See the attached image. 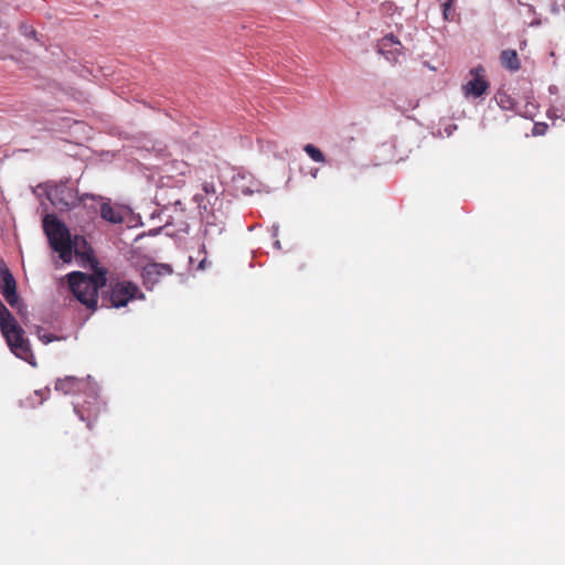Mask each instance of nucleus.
Segmentation results:
<instances>
[{
    "instance_id": "f257e3e1",
    "label": "nucleus",
    "mask_w": 565,
    "mask_h": 565,
    "mask_svg": "<svg viewBox=\"0 0 565 565\" xmlns=\"http://www.w3.org/2000/svg\"><path fill=\"white\" fill-rule=\"evenodd\" d=\"M0 330L11 352L19 359H22L35 366L34 355L32 353L29 340L24 338V331L17 322L15 318L0 300Z\"/></svg>"
},
{
    "instance_id": "f03ea898",
    "label": "nucleus",
    "mask_w": 565,
    "mask_h": 565,
    "mask_svg": "<svg viewBox=\"0 0 565 565\" xmlns=\"http://www.w3.org/2000/svg\"><path fill=\"white\" fill-rule=\"evenodd\" d=\"M68 282L75 298L88 309L97 306L98 289L106 285V274L97 271L94 276L81 271L68 275Z\"/></svg>"
},
{
    "instance_id": "7ed1b4c3",
    "label": "nucleus",
    "mask_w": 565,
    "mask_h": 565,
    "mask_svg": "<svg viewBox=\"0 0 565 565\" xmlns=\"http://www.w3.org/2000/svg\"><path fill=\"white\" fill-rule=\"evenodd\" d=\"M43 228L53 250L57 252L64 263L72 260L73 242L68 228L55 215L43 218Z\"/></svg>"
},
{
    "instance_id": "20e7f679",
    "label": "nucleus",
    "mask_w": 565,
    "mask_h": 565,
    "mask_svg": "<svg viewBox=\"0 0 565 565\" xmlns=\"http://www.w3.org/2000/svg\"><path fill=\"white\" fill-rule=\"evenodd\" d=\"M44 190L52 205L61 211L74 207L79 201L76 190L67 182L45 183Z\"/></svg>"
},
{
    "instance_id": "39448f33",
    "label": "nucleus",
    "mask_w": 565,
    "mask_h": 565,
    "mask_svg": "<svg viewBox=\"0 0 565 565\" xmlns=\"http://www.w3.org/2000/svg\"><path fill=\"white\" fill-rule=\"evenodd\" d=\"M470 75L472 78L462 85V92L466 97L478 98L489 88V83L484 78V70L482 66L473 67Z\"/></svg>"
},
{
    "instance_id": "423d86ee",
    "label": "nucleus",
    "mask_w": 565,
    "mask_h": 565,
    "mask_svg": "<svg viewBox=\"0 0 565 565\" xmlns=\"http://www.w3.org/2000/svg\"><path fill=\"white\" fill-rule=\"evenodd\" d=\"M138 287L129 281L116 284L110 292V306L115 308L124 307L129 300L134 299L137 295Z\"/></svg>"
},
{
    "instance_id": "0eeeda50",
    "label": "nucleus",
    "mask_w": 565,
    "mask_h": 565,
    "mask_svg": "<svg viewBox=\"0 0 565 565\" xmlns=\"http://www.w3.org/2000/svg\"><path fill=\"white\" fill-rule=\"evenodd\" d=\"M171 273L172 268L170 265L152 263L143 267L141 276L143 284L148 288H151L156 282H158L160 277L170 275Z\"/></svg>"
},
{
    "instance_id": "6e6552de",
    "label": "nucleus",
    "mask_w": 565,
    "mask_h": 565,
    "mask_svg": "<svg viewBox=\"0 0 565 565\" xmlns=\"http://www.w3.org/2000/svg\"><path fill=\"white\" fill-rule=\"evenodd\" d=\"M130 215V210L122 205H113L103 203L100 206V216L111 224H121Z\"/></svg>"
},
{
    "instance_id": "1a4fd4ad",
    "label": "nucleus",
    "mask_w": 565,
    "mask_h": 565,
    "mask_svg": "<svg viewBox=\"0 0 565 565\" xmlns=\"http://www.w3.org/2000/svg\"><path fill=\"white\" fill-rule=\"evenodd\" d=\"M402 44L393 35L387 34L379 42V52L385 56L387 61L396 62L401 55Z\"/></svg>"
},
{
    "instance_id": "9d476101",
    "label": "nucleus",
    "mask_w": 565,
    "mask_h": 565,
    "mask_svg": "<svg viewBox=\"0 0 565 565\" xmlns=\"http://www.w3.org/2000/svg\"><path fill=\"white\" fill-rule=\"evenodd\" d=\"M0 276L2 280L0 286L2 296H13V292L17 291V282L13 275L7 267H4L0 269Z\"/></svg>"
},
{
    "instance_id": "9b49d317",
    "label": "nucleus",
    "mask_w": 565,
    "mask_h": 565,
    "mask_svg": "<svg viewBox=\"0 0 565 565\" xmlns=\"http://www.w3.org/2000/svg\"><path fill=\"white\" fill-rule=\"evenodd\" d=\"M83 382L74 376H66L65 379H61L55 384V390L60 391L64 394L75 393L77 392Z\"/></svg>"
},
{
    "instance_id": "f8f14e48",
    "label": "nucleus",
    "mask_w": 565,
    "mask_h": 565,
    "mask_svg": "<svg viewBox=\"0 0 565 565\" xmlns=\"http://www.w3.org/2000/svg\"><path fill=\"white\" fill-rule=\"evenodd\" d=\"M502 65L510 71H518L520 68V61L514 50H505L501 53Z\"/></svg>"
},
{
    "instance_id": "ddd939ff",
    "label": "nucleus",
    "mask_w": 565,
    "mask_h": 565,
    "mask_svg": "<svg viewBox=\"0 0 565 565\" xmlns=\"http://www.w3.org/2000/svg\"><path fill=\"white\" fill-rule=\"evenodd\" d=\"M495 100H497V104L499 105V107L501 109H504V110H514L515 108V102L514 99L508 95L507 93L504 92H499L497 95H495Z\"/></svg>"
},
{
    "instance_id": "4468645a",
    "label": "nucleus",
    "mask_w": 565,
    "mask_h": 565,
    "mask_svg": "<svg viewBox=\"0 0 565 565\" xmlns=\"http://www.w3.org/2000/svg\"><path fill=\"white\" fill-rule=\"evenodd\" d=\"M303 150L311 158L312 161L320 163H323L326 161L324 154L316 146L308 143L303 147Z\"/></svg>"
},
{
    "instance_id": "2eb2a0df",
    "label": "nucleus",
    "mask_w": 565,
    "mask_h": 565,
    "mask_svg": "<svg viewBox=\"0 0 565 565\" xmlns=\"http://www.w3.org/2000/svg\"><path fill=\"white\" fill-rule=\"evenodd\" d=\"M167 171L175 172L180 175H185L190 171V168L184 161H172L167 163Z\"/></svg>"
},
{
    "instance_id": "dca6fc26",
    "label": "nucleus",
    "mask_w": 565,
    "mask_h": 565,
    "mask_svg": "<svg viewBox=\"0 0 565 565\" xmlns=\"http://www.w3.org/2000/svg\"><path fill=\"white\" fill-rule=\"evenodd\" d=\"M36 334L39 339L44 343H51L53 341L60 340L58 337L53 335L52 333H47L43 328L39 327L36 330Z\"/></svg>"
},
{
    "instance_id": "f3484780",
    "label": "nucleus",
    "mask_w": 565,
    "mask_h": 565,
    "mask_svg": "<svg viewBox=\"0 0 565 565\" xmlns=\"http://www.w3.org/2000/svg\"><path fill=\"white\" fill-rule=\"evenodd\" d=\"M452 2L454 0H446L444 3H443V14H444V18L445 20H451L452 18L450 17L451 14V7H452Z\"/></svg>"
},
{
    "instance_id": "a211bd4d",
    "label": "nucleus",
    "mask_w": 565,
    "mask_h": 565,
    "mask_svg": "<svg viewBox=\"0 0 565 565\" xmlns=\"http://www.w3.org/2000/svg\"><path fill=\"white\" fill-rule=\"evenodd\" d=\"M6 301L12 307L18 308L20 305L19 297L17 295V291L13 292V296L4 297Z\"/></svg>"
},
{
    "instance_id": "6ab92c4d",
    "label": "nucleus",
    "mask_w": 565,
    "mask_h": 565,
    "mask_svg": "<svg viewBox=\"0 0 565 565\" xmlns=\"http://www.w3.org/2000/svg\"><path fill=\"white\" fill-rule=\"evenodd\" d=\"M214 230L217 234H221L223 232L224 227L223 226H214L213 224L206 223L204 233H205V235H209Z\"/></svg>"
},
{
    "instance_id": "aec40b11",
    "label": "nucleus",
    "mask_w": 565,
    "mask_h": 565,
    "mask_svg": "<svg viewBox=\"0 0 565 565\" xmlns=\"http://www.w3.org/2000/svg\"><path fill=\"white\" fill-rule=\"evenodd\" d=\"M546 129V125L544 124H536L533 129L534 135H543Z\"/></svg>"
},
{
    "instance_id": "412c9836",
    "label": "nucleus",
    "mask_w": 565,
    "mask_h": 565,
    "mask_svg": "<svg viewBox=\"0 0 565 565\" xmlns=\"http://www.w3.org/2000/svg\"><path fill=\"white\" fill-rule=\"evenodd\" d=\"M21 32H22L24 35H34V34H35L34 30H33L31 26L25 25V24H22V25H21Z\"/></svg>"
},
{
    "instance_id": "4be33fe9",
    "label": "nucleus",
    "mask_w": 565,
    "mask_h": 565,
    "mask_svg": "<svg viewBox=\"0 0 565 565\" xmlns=\"http://www.w3.org/2000/svg\"><path fill=\"white\" fill-rule=\"evenodd\" d=\"M203 190H204L206 193H214V186H213V184L205 183V184L203 185Z\"/></svg>"
},
{
    "instance_id": "5701e85b",
    "label": "nucleus",
    "mask_w": 565,
    "mask_h": 565,
    "mask_svg": "<svg viewBox=\"0 0 565 565\" xmlns=\"http://www.w3.org/2000/svg\"><path fill=\"white\" fill-rule=\"evenodd\" d=\"M83 243L84 245L86 244V242L83 239V238H79L78 236H75L74 238V245H75V249L77 250V246H78V243Z\"/></svg>"
}]
</instances>
